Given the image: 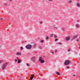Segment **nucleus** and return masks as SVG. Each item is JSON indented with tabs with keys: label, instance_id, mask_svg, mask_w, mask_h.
<instances>
[{
	"label": "nucleus",
	"instance_id": "bb28decb",
	"mask_svg": "<svg viewBox=\"0 0 80 80\" xmlns=\"http://www.w3.org/2000/svg\"><path fill=\"white\" fill-rule=\"evenodd\" d=\"M73 76H76V74H74Z\"/></svg>",
	"mask_w": 80,
	"mask_h": 80
},
{
	"label": "nucleus",
	"instance_id": "4468645a",
	"mask_svg": "<svg viewBox=\"0 0 80 80\" xmlns=\"http://www.w3.org/2000/svg\"><path fill=\"white\" fill-rule=\"evenodd\" d=\"M54 37V38H57V35H55Z\"/></svg>",
	"mask_w": 80,
	"mask_h": 80
},
{
	"label": "nucleus",
	"instance_id": "f03ea898",
	"mask_svg": "<svg viewBox=\"0 0 80 80\" xmlns=\"http://www.w3.org/2000/svg\"><path fill=\"white\" fill-rule=\"evenodd\" d=\"M39 61L41 63H43L45 62V61L42 60V58H39Z\"/></svg>",
	"mask_w": 80,
	"mask_h": 80
},
{
	"label": "nucleus",
	"instance_id": "412c9836",
	"mask_svg": "<svg viewBox=\"0 0 80 80\" xmlns=\"http://www.w3.org/2000/svg\"><path fill=\"white\" fill-rule=\"evenodd\" d=\"M55 40L56 41H57V40H58V39H56Z\"/></svg>",
	"mask_w": 80,
	"mask_h": 80
},
{
	"label": "nucleus",
	"instance_id": "7ed1b4c3",
	"mask_svg": "<svg viewBox=\"0 0 80 80\" xmlns=\"http://www.w3.org/2000/svg\"><path fill=\"white\" fill-rule=\"evenodd\" d=\"M32 47L31 45H28L26 46V47L27 49H30L32 48Z\"/></svg>",
	"mask_w": 80,
	"mask_h": 80
},
{
	"label": "nucleus",
	"instance_id": "4c0bfd02",
	"mask_svg": "<svg viewBox=\"0 0 80 80\" xmlns=\"http://www.w3.org/2000/svg\"><path fill=\"white\" fill-rule=\"evenodd\" d=\"M25 42H27V41H25Z\"/></svg>",
	"mask_w": 80,
	"mask_h": 80
},
{
	"label": "nucleus",
	"instance_id": "a19ab883",
	"mask_svg": "<svg viewBox=\"0 0 80 80\" xmlns=\"http://www.w3.org/2000/svg\"><path fill=\"white\" fill-rule=\"evenodd\" d=\"M79 48H80V46L79 47Z\"/></svg>",
	"mask_w": 80,
	"mask_h": 80
},
{
	"label": "nucleus",
	"instance_id": "423d86ee",
	"mask_svg": "<svg viewBox=\"0 0 80 80\" xmlns=\"http://www.w3.org/2000/svg\"><path fill=\"white\" fill-rule=\"evenodd\" d=\"M34 77V76H33V75L32 74L31 76V77H30L31 80H32V79H33V78Z\"/></svg>",
	"mask_w": 80,
	"mask_h": 80
},
{
	"label": "nucleus",
	"instance_id": "b1692460",
	"mask_svg": "<svg viewBox=\"0 0 80 80\" xmlns=\"http://www.w3.org/2000/svg\"><path fill=\"white\" fill-rule=\"evenodd\" d=\"M58 44L60 45V44H61V43H58Z\"/></svg>",
	"mask_w": 80,
	"mask_h": 80
},
{
	"label": "nucleus",
	"instance_id": "9b49d317",
	"mask_svg": "<svg viewBox=\"0 0 80 80\" xmlns=\"http://www.w3.org/2000/svg\"><path fill=\"white\" fill-rule=\"evenodd\" d=\"M21 62V61L19 60V59H18V63H20Z\"/></svg>",
	"mask_w": 80,
	"mask_h": 80
},
{
	"label": "nucleus",
	"instance_id": "f257e3e1",
	"mask_svg": "<svg viewBox=\"0 0 80 80\" xmlns=\"http://www.w3.org/2000/svg\"><path fill=\"white\" fill-rule=\"evenodd\" d=\"M69 63H70V61L68 60H66L64 63L65 65H69Z\"/></svg>",
	"mask_w": 80,
	"mask_h": 80
},
{
	"label": "nucleus",
	"instance_id": "cd10ccee",
	"mask_svg": "<svg viewBox=\"0 0 80 80\" xmlns=\"http://www.w3.org/2000/svg\"><path fill=\"white\" fill-rule=\"evenodd\" d=\"M55 28H58V27H55Z\"/></svg>",
	"mask_w": 80,
	"mask_h": 80
},
{
	"label": "nucleus",
	"instance_id": "c756f323",
	"mask_svg": "<svg viewBox=\"0 0 80 80\" xmlns=\"http://www.w3.org/2000/svg\"><path fill=\"white\" fill-rule=\"evenodd\" d=\"M1 20H3V18H1Z\"/></svg>",
	"mask_w": 80,
	"mask_h": 80
},
{
	"label": "nucleus",
	"instance_id": "393cba45",
	"mask_svg": "<svg viewBox=\"0 0 80 80\" xmlns=\"http://www.w3.org/2000/svg\"><path fill=\"white\" fill-rule=\"evenodd\" d=\"M67 68H70V67H69L68 66H67Z\"/></svg>",
	"mask_w": 80,
	"mask_h": 80
},
{
	"label": "nucleus",
	"instance_id": "c85d7f7f",
	"mask_svg": "<svg viewBox=\"0 0 80 80\" xmlns=\"http://www.w3.org/2000/svg\"><path fill=\"white\" fill-rule=\"evenodd\" d=\"M51 37H53V36H52V35H51Z\"/></svg>",
	"mask_w": 80,
	"mask_h": 80
},
{
	"label": "nucleus",
	"instance_id": "aec40b11",
	"mask_svg": "<svg viewBox=\"0 0 80 80\" xmlns=\"http://www.w3.org/2000/svg\"><path fill=\"white\" fill-rule=\"evenodd\" d=\"M69 3H70L72 2V1H70V0L69 1Z\"/></svg>",
	"mask_w": 80,
	"mask_h": 80
},
{
	"label": "nucleus",
	"instance_id": "20e7f679",
	"mask_svg": "<svg viewBox=\"0 0 80 80\" xmlns=\"http://www.w3.org/2000/svg\"><path fill=\"white\" fill-rule=\"evenodd\" d=\"M7 66V64H3L2 66V70H4L6 68Z\"/></svg>",
	"mask_w": 80,
	"mask_h": 80
},
{
	"label": "nucleus",
	"instance_id": "f704fd0d",
	"mask_svg": "<svg viewBox=\"0 0 80 80\" xmlns=\"http://www.w3.org/2000/svg\"><path fill=\"white\" fill-rule=\"evenodd\" d=\"M12 1V0H10V2H11Z\"/></svg>",
	"mask_w": 80,
	"mask_h": 80
},
{
	"label": "nucleus",
	"instance_id": "39448f33",
	"mask_svg": "<svg viewBox=\"0 0 80 80\" xmlns=\"http://www.w3.org/2000/svg\"><path fill=\"white\" fill-rule=\"evenodd\" d=\"M66 41H68V40H70V37H67L66 38Z\"/></svg>",
	"mask_w": 80,
	"mask_h": 80
},
{
	"label": "nucleus",
	"instance_id": "6ab92c4d",
	"mask_svg": "<svg viewBox=\"0 0 80 80\" xmlns=\"http://www.w3.org/2000/svg\"><path fill=\"white\" fill-rule=\"evenodd\" d=\"M43 40H42V41H40V42H41V43H43Z\"/></svg>",
	"mask_w": 80,
	"mask_h": 80
},
{
	"label": "nucleus",
	"instance_id": "f3484780",
	"mask_svg": "<svg viewBox=\"0 0 80 80\" xmlns=\"http://www.w3.org/2000/svg\"><path fill=\"white\" fill-rule=\"evenodd\" d=\"M2 60H0V64L2 63Z\"/></svg>",
	"mask_w": 80,
	"mask_h": 80
},
{
	"label": "nucleus",
	"instance_id": "9d476101",
	"mask_svg": "<svg viewBox=\"0 0 80 80\" xmlns=\"http://www.w3.org/2000/svg\"><path fill=\"white\" fill-rule=\"evenodd\" d=\"M77 5L78 7H80V4L79 3H77Z\"/></svg>",
	"mask_w": 80,
	"mask_h": 80
},
{
	"label": "nucleus",
	"instance_id": "5701e85b",
	"mask_svg": "<svg viewBox=\"0 0 80 80\" xmlns=\"http://www.w3.org/2000/svg\"><path fill=\"white\" fill-rule=\"evenodd\" d=\"M70 49H69L68 50V52H70Z\"/></svg>",
	"mask_w": 80,
	"mask_h": 80
},
{
	"label": "nucleus",
	"instance_id": "58836bf2",
	"mask_svg": "<svg viewBox=\"0 0 80 80\" xmlns=\"http://www.w3.org/2000/svg\"><path fill=\"white\" fill-rule=\"evenodd\" d=\"M78 22H79V21H78Z\"/></svg>",
	"mask_w": 80,
	"mask_h": 80
},
{
	"label": "nucleus",
	"instance_id": "a878e982",
	"mask_svg": "<svg viewBox=\"0 0 80 80\" xmlns=\"http://www.w3.org/2000/svg\"><path fill=\"white\" fill-rule=\"evenodd\" d=\"M55 52H57V50H55Z\"/></svg>",
	"mask_w": 80,
	"mask_h": 80
},
{
	"label": "nucleus",
	"instance_id": "72a5a7b5",
	"mask_svg": "<svg viewBox=\"0 0 80 80\" xmlns=\"http://www.w3.org/2000/svg\"><path fill=\"white\" fill-rule=\"evenodd\" d=\"M51 35H53V34H52Z\"/></svg>",
	"mask_w": 80,
	"mask_h": 80
},
{
	"label": "nucleus",
	"instance_id": "473e14b6",
	"mask_svg": "<svg viewBox=\"0 0 80 80\" xmlns=\"http://www.w3.org/2000/svg\"><path fill=\"white\" fill-rule=\"evenodd\" d=\"M52 1H53V0H51V2H52Z\"/></svg>",
	"mask_w": 80,
	"mask_h": 80
},
{
	"label": "nucleus",
	"instance_id": "ddd939ff",
	"mask_svg": "<svg viewBox=\"0 0 80 80\" xmlns=\"http://www.w3.org/2000/svg\"><path fill=\"white\" fill-rule=\"evenodd\" d=\"M23 48L22 47H21V49H20L21 50H23Z\"/></svg>",
	"mask_w": 80,
	"mask_h": 80
},
{
	"label": "nucleus",
	"instance_id": "e433bc0d",
	"mask_svg": "<svg viewBox=\"0 0 80 80\" xmlns=\"http://www.w3.org/2000/svg\"><path fill=\"white\" fill-rule=\"evenodd\" d=\"M52 53L53 54L54 53V52H52Z\"/></svg>",
	"mask_w": 80,
	"mask_h": 80
},
{
	"label": "nucleus",
	"instance_id": "2f4dec72",
	"mask_svg": "<svg viewBox=\"0 0 80 80\" xmlns=\"http://www.w3.org/2000/svg\"><path fill=\"white\" fill-rule=\"evenodd\" d=\"M15 61L16 62H17V60H16Z\"/></svg>",
	"mask_w": 80,
	"mask_h": 80
},
{
	"label": "nucleus",
	"instance_id": "0eeeda50",
	"mask_svg": "<svg viewBox=\"0 0 80 80\" xmlns=\"http://www.w3.org/2000/svg\"><path fill=\"white\" fill-rule=\"evenodd\" d=\"M17 55H21V53L20 52H18L17 53Z\"/></svg>",
	"mask_w": 80,
	"mask_h": 80
},
{
	"label": "nucleus",
	"instance_id": "7c9ffc66",
	"mask_svg": "<svg viewBox=\"0 0 80 80\" xmlns=\"http://www.w3.org/2000/svg\"><path fill=\"white\" fill-rule=\"evenodd\" d=\"M5 5H6L7 6V4H5Z\"/></svg>",
	"mask_w": 80,
	"mask_h": 80
},
{
	"label": "nucleus",
	"instance_id": "2eb2a0df",
	"mask_svg": "<svg viewBox=\"0 0 80 80\" xmlns=\"http://www.w3.org/2000/svg\"><path fill=\"white\" fill-rule=\"evenodd\" d=\"M32 59H33V60H35V57H33L32 58Z\"/></svg>",
	"mask_w": 80,
	"mask_h": 80
},
{
	"label": "nucleus",
	"instance_id": "f8f14e48",
	"mask_svg": "<svg viewBox=\"0 0 80 80\" xmlns=\"http://www.w3.org/2000/svg\"><path fill=\"white\" fill-rule=\"evenodd\" d=\"M76 27H78V28L79 27V25L78 24H76Z\"/></svg>",
	"mask_w": 80,
	"mask_h": 80
},
{
	"label": "nucleus",
	"instance_id": "4be33fe9",
	"mask_svg": "<svg viewBox=\"0 0 80 80\" xmlns=\"http://www.w3.org/2000/svg\"><path fill=\"white\" fill-rule=\"evenodd\" d=\"M77 42H79V40H78V39H77Z\"/></svg>",
	"mask_w": 80,
	"mask_h": 80
},
{
	"label": "nucleus",
	"instance_id": "1a4fd4ad",
	"mask_svg": "<svg viewBox=\"0 0 80 80\" xmlns=\"http://www.w3.org/2000/svg\"><path fill=\"white\" fill-rule=\"evenodd\" d=\"M56 74H57V75H60V73L58 72H57Z\"/></svg>",
	"mask_w": 80,
	"mask_h": 80
},
{
	"label": "nucleus",
	"instance_id": "a211bd4d",
	"mask_svg": "<svg viewBox=\"0 0 80 80\" xmlns=\"http://www.w3.org/2000/svg\"><path fill=\"white\" fill-rule=\"evenodd\" d=\"M27 66L29 67L30 65H29V64H27Z\"/></svg>",
	"mask_w": 80,
	"mask_h": 80
},
{
	"label": "nucleus",
	"instance_id": "ea45409f",
	"mask_svg": "<svg viewBox=\"0 0 80 80\" xmlns=\"http://www.w3.org/2000/svg\"><path fill=\"white\" fill-rule=\"evenodd\" d=\"M41 23H42V22H41Z\"/></svg>",
	"mask_w": 80,
	"mask_h": 80
},
{
	"label": "nucleus",
	"instance_id": "79ce46f5",
	"mask_svg": "<svg viewBox=\"0 0 80 80\" xmlns=\"http://www.w3.org/2000/svg\"><path fill=\"white\" fill-rule=\"evenodd\" d=\"M49 1H50V0H49Z\"/></svg>",
	"mask_w": 80,
	"mask_h": 80
},
{
	"label": "nucleus",
	"instance_id": "6e6552de",
	"mask_svg": "<svg viewBox=\"0 0 80 80\" xmlns=\"http://www.w3.org/2000/svg\"><path fill=\"white\" fill-rule=\"evenodd\" d=\"M77 38V35H76L73 37V39H75V38Z\"/></svg>",
	"mask_w": 80,
	"mask_h": 80
},
{
	"label": "nucleus",
	"instance_id": "dca6fc26",
	"mask_svg": "<svg viewBox=\"0 0 80 80\" xmlns=\"http://www.w3.org/2000/svg\"><path fill=\"white\" fill-rule=\"evenodd\" d=\"M49 38H48V37H47L46 38V40H48V39Z\"/></svg>",
	"mask_w": 80,
	"mask_h": 80
},
{
	"label": "nucleus",
	"instance_id": "c9c22d12",
	"mask_svg": "<svg viewBox=\"0 0 80 80\" xmlns=\"http://www.w3.org/2000/svg\"><path fill=\"white\" fill-rule=\"evenodd\" d=\"M17 58V59H18V58Z\"/></svg>",
	"mask_w": 80,
	"mask_h": 80
}]
</instances>
